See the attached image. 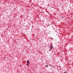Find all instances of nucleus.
Returning <instances> with one entry per match:
<instances>
[{
  "instance_id": "5",
  "label": "nucleus",
  "mask_w": 73,
  "mask_h": 73,
  "mask_svg": "<svg viewBox=\"0 0 73 73\" xmlns=\"http://www.w3.org/2000/svg\"><path fill=\"white\" fill-rule=\"evenodd\" d=\"M64 73H67L66 72V71L65 72H64Z\"/></svg>"
},
{
  "instance_id": "9",
  "label": "nucleus",
  "mask_w": 73,
  "mask_h": 73,
  "mask_svg": "<svg viewBox=\"0 0 73 73\" xmlns=\"http://www.w3.org/2000/svg\"><path fill=\"white\" fill-rule=\"evenodd\" d=\"M21 66V65H20V66Z\"/></svg>"
},
{
  "instance_id": "1",
  "label": "nucleus",
  "mask_w": 73,
  "mask_h": 73,
  "mask_svg": "<svg viewBox=\"0 0 73 73\" xmlns=\"http://www.w3.org/2000/svg\"><path fill=\"white\" fill-rule=\"evenodd\" d=\"M53 47L52 45V44H50V49H53Z\"/></svg>"
},
{
  "instance_id": "7",
  "label": "nucleus",
  "mask_w": 73,
  "mask_h": 73,
  "mask_svg": "<svg viewBox=\"0 0 73 73\" xmlns=\"http://www.w3.org/2000/svg\"><path fill=\"white\" fill-rule=\"evenodd\" d=\"M63 17H63V16H62V19H63V18H64Z\"/></svg>"
},
{
  "instance_id": "2",
  "label": "nucleus",
  "mask_w": 73,
  "mask_h": 73,
  "mask_svg": "<svg viewBox=\"0 0 73 73\" xmlns=\"http://www.w3.org/2000/svg\"><path fill=\"white\" fill-rule=\"evenodd\" d=\"M27 64H29V63H30V62L29 61V60H28L27 61Z\"/></svg>"
},
{
  "instance_id": "6",
  "label": "nucleus",
  "mask_w": 73,
  "mask_h": 73,
  "mask_svg": "<svg viewBox=\"0 0 73 73\" xmlns=\"http://www.w3.org/2000/svg\"><path fill=\"white\" fill-rule=\"evenodd\" d=\"M48 26H49V25H48L47 26V27H48Z\"/></svg>"
},
{
  "instance_id": "3",
  "label": "nucleus",
  "mask_w": 73,
  "mask_h": 73,
  "mask_svg": "<svg viewBox=\"0 0 73 73\" xmlns=\"http://www.w3.org/2000/svg\"><path fill=\"white\" fill-rule=\"evenodd\" d=\"M29 63H27L26 64V65H28H28H29V64H28Z\"/></svg>"
},
{
  "instance_id": "4",
  "label": "nucleus",
  "mask_w": 73,
  "mask_h": 73,
  "mask_svg": "<svg viewBox=\"0 0 73 73\" xmlns=\"http://www.w3.org/2000/svg\"><path fill=\"white\" fill-rule=\"evenodd\" d=\"M46 67H48V65H46Z\"/></svg>"
},
{
  "instance_id": "11",
  "label": "nucleus",
  "mask_w": 73,
  "mask_h": 73,
  "mask_svg": "<svg viewBox=\"0 0 73 73\" xmlns=\"http://www.w3.org/2000/svg\"><path fill=\"white\" fill-rule=\"evenodd\" d=\"M8 58V57L7 58Z\"/></svg>"
},
{
  "instance_id": "8",
  "label": "nucleus",
  "mask_w": 73,
  "mask_h": 73,
  "mask_svg": "<svg viewBox=\"0 0 73 73\" xmlns=\"http://www.w3.org/2000/svg\"><path fill=\"white\" fill-rule=\"evenodd\" d=\"M53 38H51V40H53Z\"/></svg>"
},
{
  "instance_id": "10",
  "label": "nucleus",
  "mask_w": 73,
  "mask_h": 73,
  "mask_svg": "<svg viewBox=\"0 0 73 73\" xmlns=\"http://www.w3.org/2000/svg\"><path fill=\"white\" fill-rule=\"evenodd\" d=\"M50 66H52V65H50Z\"/></svg>"
}]
</instances>
